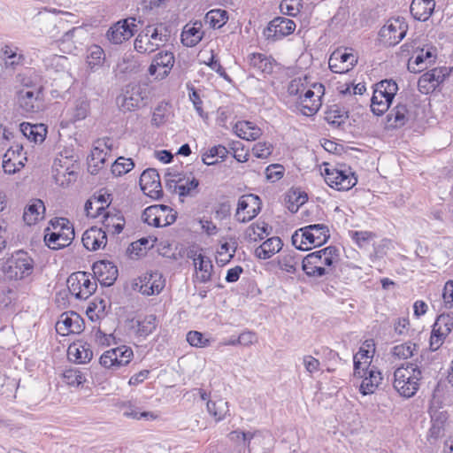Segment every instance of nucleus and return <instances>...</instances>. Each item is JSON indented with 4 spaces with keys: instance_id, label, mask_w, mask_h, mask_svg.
Listing matches in <instances>:
<instances>
[{
    "instance_id": "obj_61",
    "label": "nucleus",
    "mask_w": 453,
    "mask_h": 453,
    "mask_svg": "<svg viewBox=\"0 0 453 453\" xmlns=\"http://www.w3.org/2000/svg\"><path fill=\"white\" fill-rule=\"evenodd\" d=\"M284 173V168L280 165H271L265 169L266 179L272 182L280 180Z\"/></svg>"
},
{
    "instance_id": "obj_9",
    "label": "nucleus",
    "mask_w": 453,
    "mask_h": 453,
    "mask_svg": "<svg viewBox=\"0 0 453 453\" xmlns=\"http://www.w3.org/2000/svg\"><path fill=\"white\" fill-rule=\"evenodd\" d=\"M322 175L328 186L339 191L349 190L357 182L354 173L349 168L339 169L328 167V165H326Z\"/></svg>"
},
{
    "instance_id": "obj_57",
    "label": "nucleus",
    "mask_w": 453,
    "mask_h": 453,
    "mask_svg": "<svg viewBox=\"0 0 453 453\" xmlns=\"http://www.w3.org/2000/svg\"><path fill=\"white\" fill-rule=\"evenodd\" d=\"M157 204L147 207L142 213V219L150 226L160 227L159 218H157Z\"/></svg>"
},
{
    "instance_id": "obj_33",
    "label": "nucleus",
    "mask_w": 453,
    "mask_h": 453,
    "mask_svg": "<svg viewBox=\"0 0 453 453\" xmlns=\"http://www.w3.org/2000/svg\"><path fill=\"white\" fill-rule=\"evenodd\" d=\"M235 133L240 138L248 141H255L262 135V130L250 121L236 123Z\"/></svg>"
},
{
    "instance_id": "obj_40",
    "label": "nucleus",
    "mask_w": 453,
    "mask_h": 453,
    "mask_svg": "<svg viewBox=\"0 0 453 453\" xmlns=\"http://www.w3.org/2000/svg\"><path fill=\"white\" fill-rule=\"evenodd\" d=\"M194 264L198 270L196 277L200 282L205 283L211 280L212 264L211 261L205 257L203 255L199 254L196 258H194Z\"/></svg>"
},
{
    "instance_id": "obj_32",
    "label": "nucleus",
    "mask_w": 453,
    "mask_h": 453,
    "mask_svg": "<svg viewBox=\"0 0 453 453\" xmlns=\"http://www.w3.org/2000/svg\"><path fill=\"white\" fill-rule=\"evenodd\" d=\"M272 227L267 223L256 222L247 227L244 233L245 239L250 242H256L263 240L271 234Z\"/></svg>"
},
{
    "instance_id": "obj_2",
    "label": "nucleus",
    "mask_w": 453,
    "mask_h": 453,
    "mask_svg": "<svg viewBox=\"0 0 453 453\" xmlns=\"http://www.w3.org/2000/svg\"><path fill=\"white\" fill-rule=\"evenodd\" d=\"M420 357V361L415 364L408 363L405 367H398L394 372V388L403 397L410 398L418 390L422 373L426 370L422 363L424 355Z\"/></svg>"
},
{
    "instance_id": "obj_55",
    "label": "nucleus",
    "mask_w": 453,
    "mask_h": 453,
    "mask_svg": "<svg viewBox=\"0 0 453 453\" xmlns=\"http://www.w3.org/2000/svg\"><path fill=\"white\" fill-rule=\"evenodd\" d=\"M188 342L196 348H204L210 344V340L198 331H189L187 334Z\"/></svg>"
},
{
    "instance_id": "obj_30",
    "label": "nucleus",
    "mask_w": 453,
    "mask_h": 453,
    "mask_svg": "<svg viewBox=\"0 0 453 453\" xmlns=\"http://www.w3.org/2000/svg\"><path fill=\"white\" fill-rule=\"evenodd\" d=\"M282 246L283 243L280 237H271L255 250V255L259 259H268L278 253Z\"/></svg>"
},
{
    "instance_id": "obj_64",
    "label": "nucleus",
    "mask_w": 453,
    "mask_h": 453,
    "mask_svg": "<svg viewBox=\"0 0 453 453\" xmlns=\"http://www.w3.org/2000/svg\"><path fill=\"white\" fill-rule=\"evenodd\" d=\"M305 90V86L301 79H295L291 81L288 85V91L291 96H298L299 97L303 95Z\"/></svg>"
},
{
    "instance_id": "obj_56",
    "label": "nucleus",
    "mask_w": 453,
    "mask_h": 453,
    "mask_svg": "<svg viewBox=\"0 0 453 453\" xmlns=\"http://www.w3.org/2000/svg\"><path fill=\"white\" fill-rule=\"evenodd\" d=\"M252 153L257 158H267L273 153V145L266 142H259L253 146Z\"/></svg>"
},
{
    "instance_id": "obj_46",
    "label": "nucleus",
    "mask_w": 453,
    "mask_h": 453,
    "mask_svg": "<svg viewBox=\"0 0 453 453\" xmlns=\"http://www.w3.org/2000/svg\"><path fill=\"white\" fill-rule=\"evenodd\" d=\"M227 19V12L221 9L211 10L205 15V22L212 28H220L226 24Z\"/></svg>"
},
{
    "instance_id": "obj_34",
    "label": "nucleus",
    "mask_w": 453,
    "mask_h": 453,
    "mask_svg": "<svg viewBox=\"0 0 453 453\" xmlns=\"http://www.w3.org/2000/svg\"><path fill=\"white\" fill-rule=\"evenodd\" d=\"M44 211V203L42 200L36 199L25 209L23 219L29 226L35 225L39 219L43 218Z\"/></svg>"
},
{
    "instance_id": "obj_14",
    "label": "nucleus",
    "mask_w": 453,
    "mask_h": 453,
    "mask_svg": "<svg viewBox=\"0 0 453 453\" xmlns=\"http://www.w3.org/2000/svg\"><path fill=\"white\" fill-rule=\"evenodd\" d=\"M18 102L26 112L33 113L41 111L43 108L42 88L19 90Z\"/></svg>"
},
{
    "instance_id": "obj_15",
    "label": "nucleus",
    "mask_w": 453,
    "mask_h": 453,
    "mask_svg": "<svg viewBox=\"0 0 453 453\" xmlns=\"http://www.w3.org/2000/svg\"><path fill=\"white\" fill-rule=\"evenodd\" d=\"M296 27V23L292 19L285 17H276L269 22L267 27L264 30V35L266 39L277 41L291 35Z\"/></svg>"
},
{
    "instance_id": "obj_5",
    "label": "nucleus",
    "mask_w": 453,
    "mask_h": 453,
    "mask_svg": "<svg viewBox=\"0 0 453 453\" xmlns=\"http://www.w3.org/2000/svg\"><path fill=\"white\" fill-rule=\"evenodd\" d=\"M168 28L163 24L157 26H147L139 34L134 42V49L142 54H150L169 41Z\"/></svg>"
},
{
    "instance_id": "obj_16",
    "label": "nucleus",
    "mask_w": 453,
    "mask_h": 453,
    "mask_svg": "<svg viewBox=\"0 0 453 453\" xmlns=\"http://www.w3.org/2000/svg\"><path fill=\"white\" fill-rule=\"evenodd\" d=\"M449 75L447 67L434 68L422 74L418 81V90L422 94H429L443 82Z\"/></svg>"
},
{
    "instance_id": "obj_58",
    "label": "nucleus",
    "mask_w": 453,
    "mask_h": 453,
    "mask_svg": "<svg viewBox=\"0 0 453 453\" xmlns=\"http://www.w3.org/2000/svg\"><path fill=\"white\" fill-rule=\"evenodd\" d=\"M64 377L66 380V383L70 386H80L85 382L86 379L84 375L75 370H68L64 373Z\"/></svg>"
},
{
    "instance_id": "obj_42",
    "label": "nucleus",
    "mask_w": 453,
    "mask_h": 453,
    "mask_svg": "<svg viewBox=\"0 0 453 453\" xmlns=\"http://www.w3.org/2000/svg\"><path fill=\"white\" fill-rule=\"evenodd\" d=\"M251 67L262 73H271L273 66L271 59L261 53H253L249 56Z\"/></svg>"
},
{
    "instance_id": "obj_11",
    "label": "nucleus",
    "mask_w": 453,
    "mask_h": 453,
    "mask_svg": "<svg viewBox=\"0 0 453 453\" xmlns=\"http://www.w3.org/2000/svg\"><path fill=\"white\" fill-rule=\"evenodd\" d=\"M134 356L133 350L127 346H120L105 351L100 357V365L108 369H119L130 363Z\"/></svg>"
},
{
    "instance_id": "obj_17",
    "label": "nucleus",
    "mask_w": 453,
    "mask_h": 453,
    "mask_svg": "<svg viewBox=\"0 0 453 453\" xmlns=\"http://www.w3.org/2000/svg\"><path fill=\"white\" fill-rule=\"evenodd\" d=\"M140 186L142 190L153 199H158L163 196L160 177L157 170L146 169L140 176Z\"/></svg>"
},
{
    "instance_id": "obj_41",
    "label": "nucleus",
    "mask_w": 453,
    "mask_h": 453,
    "mask_svg": "<svg viewBox=\"0 0 453 453\" xmlns=\"http://www.w3.org/2000/svg\"><path fill=\"white\" fill-rule=\"evenodd\" d=\"M426 61L428 62V64H433L435 61V55L434 54V51L432 49H428L426 51L422 49L418 55L416 56L415 59L413 61L410 60L408 63V70L411 73H419L422 71L423 67L420 66L422 64H424Z\"/></svg>"
},
{
    "instance_id": "obj_35",
    "label": "nucleus",
    "mask_w": 453,
    "mask_h": 453,
    "mask_svg": "<svg viewBox=\"0 0 453 453\" xmlns=\"http://www.w3.org/2000/svg\"><path fill=\"white\" fill-rule=\"evenodd\" d=\"M206 407L209 414L217 422L223 420L229 415L228 402L224 399L208 400Z\"/></svg>"
},
{
    "instance_id": "obj_10",
    "label": "nucleus",
    "mask_w": 453,
    "mask_h": 453,
    "mask_svg": "<svg viewBox=\"0 0 453 453\" xmlns=\"http://www.w3.org/2000/svg\"><path fill=\"white\" fill-rule=\"evenodd\" d=\"M407 31L408 24L404 18L397 17L388 19L387 24L380 28L379 35L384 44L395 46L404 38Z\"/></svg>"
},
{
    "instance_id": "obj_62",
    "label": "nucleus",
    "mask_w": 453,
    "mask_h": 453,
    "mask_svg": "<svg viewBox=\"0 0 453 453\" xmlns=\"http://www.w3.org/2000/svg\"><path fill=\"white\" fill-rule=\"evenodd\" d=\"M442 298L447 308L453 306V280H448L443 288Z\"/></svg>"
},
{
    "instance_id": "obj_53",
    "label": "nucleus",
    "mask_w": 453,
    "mask_h": 453,
    "mask_svg": "<svg viewBox=\"0 0 453 453\" xmlns=\"http://www.w3.org/2000/svg\"><path fill=\"white\" fill-rule=\"evenodd\" d=\"M418 348L417 344L409 342L395 346L392 352L394 356L399 358L407 359L414 355Z\"/></svg>"
},
{
    "instance_id": "obj_26",
    "label": "nucleus",
    "mask_w": 453,
    "mask_h": 453,
    "mask_svg": "<svg viewBox=\"0 0 453 453\" xmlns=\"http://www.w3.org/2000/svg\"><path fill=\"white\" fill-rule=\"evenodd\" d=\"M82 243L88 250H96L107 243L105 231L96 226L86 230L82 235Z\"/></svg>"
},
{
    "instance_id": "obj_44",
    "label": "nucleus",
    "mask_w": 453,
    "mask_h": 453,
    "mask_svg": "<svg viewBox=\"0 0 453 453\" xmlns=\"http://www.w3.org/2000/svg\"><path fill=\"white\" fill-rule=\"evenodd\" d=\"M104 59V51L99 45H92L88 48L87 64L91 70H96L101 66Z\"/></svg>"
},
{
    "instance_id": "obj_45",
    "label": "nucleus",
    "mask_w": 453,
    "mask_h": 453,
    "mask_svg": "<svg viewBox=\"0 0 453 453\" xmlns=\"http://www.w3.org/2000/svg\"><path fill=\"white\" fill-rule=\"evenodd\" d=\"M227 154L228 150L225 146L217 145L204 152L202 156V160L203 164L207 165H213L218 162V160L214 159L215 157H219L224 160Z\"/></svg>"
},
{
    "instance_id": "obj_52",
    "label": "nucleus",
    "mask_w": 453,
    "mask_h": 453,
    "mask_svg": "<svg viewBox=\"0 0 453 453\" xmlns=\"http://www.w3.org/2000/svg\"><path fill=\"white\" fill-rule=\"evenodd\" d=\"M134 166V164L131 158H125L120 157L115 160L111 165V173L114 175H121L131 171Z\"/></svg>"
},
{
    "instance_id": "obj_24",
    "label": "nucleus",
    "mask_w": 453,
    "mask_h": 453,
    "mask_svg": "<svg viewBox=\"0 0 453 453\" xmlns=\"http://www.w3.org/2000/svg\"><path fill=\"white\" fill-rule=\"evenodd\" d=\"M141 282L140 292L146 296L158 295L165 285V280L157 271L147 273Z\"/></svg>"
},
{
    "instance_id": "obj_19",
    "label": "nucleus",
    "mask_w": 453,
    "mask_h": 453,
    "mask_svg": "<svg viewBox=\"0 0 453 453\" xmlns=\"http://www.w3.org/2000/svg\"><path fill=\"white\" fill-rule=\"evenodd\" d=\"M174 64V56L171 51H160L153 58L149 67V73L157 79L165 78L171 72Z\"/></svg>"
},
{
    "instance_id": "obj_36",
    "label": "nucleus",
    "mask_w": 453,
    "mask_h": 453,
    "mask_svg": "<svg viewBox=\"0 0 453 453\" xmlns=\"http://www.w3.org/2000/svg\"><path fill=\"white\" fill-rule=\"evenodd\" d=\"M89 110L90 107L88 100L85 98L77 99L73 105L67 111L69 120L72 123H75L85 119L89 113Z\"/></svg>"
},
{
    "instance_id": "obj_54",
    "label": "nucleus",
    "mask_w": 453,
    "mask_h": 453,
    "mask_svg": "<svg viewBox=\"0 0 453 453\" xmlns=\"http://www.w3.org/2000/svg\"><path fill=\"white\" fill-rule=\"evenodd\" d=\"M45 65L48 68L55 69L56 72H62L68 65V58L65 56L53 55L45 60Z\"/></svg>"
},
{
    "instance_id": "obj_47",
    "label": "nucleus",
    "mask_w": 453,
    "mask_h": 453,
    "mask_svg": "<svg viewBox=\"0 0 453 453\" xmlns=\"http://www.w3.org/2000/svg\"><path fill=\"white\" fill-rule=\"evenodd\" d=\"M157 218H159L160 227L167 226L175 222L177 212L172 208L164 204H157Z\"/></svg>"
},
{
    "instance_id": "obj_51",
    "label": "nucleus",
    "mask_w": 453,
    "mask_h": 453,
    "mask_svg": "<svg viewBox=\"0 0 453 453\" xmlns=\"http://www.w3.org/2000/svg\"><path fill=\"white\" fill-rule=\"evenodd\" d=\"M302 8L303 0H282L280 4V12L291 17H296Z\"/></svg>"
},
{
    "instance_id": "obj_23",
    "label": "nucleus",
    "mask_w": 453,
    "mask_h": 453,
    "mask_svg": "<svg viewBox=\"0 0 453 453\" xmlns=\"http://www.w3.org/2000/svg\"><path fill=\"white\" fill-rule=\"evenodd\" d=\"M357 61L353 54L337 50L330 56L328 65L332 72L344 73L352 68Z\"/></svg>"
},
{
    "instance_id": "obj_37",
    "label": "nucleus",
    "mask_w": 453,
    "mask_h": 453,
    "mask_svg": "<svg viewBox=\"0 0 453 453\" xmlns=\"http://www.w3.org/2000/svg\"><path fill=\"white\" fill-rule=\"evenodd\" d=\"M158 321L157 318L154 314L144 316L142 319L136 320V334L146 338L151 334L157 327Z\"/></svg>"
},
{
    "instance_id": "obj_38",
    "label": "nucleus",
    "mask_w": 453,
    "mask_h": 453,
    "mask_svg": "<svg viewBox=\"0 0 453 453\" xmlns=\"http://www.w3.org/2000/svg\"><path fill=\"white\" fill-rule=\"evenodd\" d=\"M142 103V98L139 91L127 92L117 97V104L124 111H131L135 110Z\"/></svg>"
},
{
    "instance_id": "obj_43",
    "label": "nucleus",
    "mask_w": 453,
    "mask_h": 453,
    "mask_svg": "<svg viewBox=\"0 0 453 453\" xmlns=\"http://www.w3.org/2000/svg\"><path fill=\"white\" fill-rule=\"evenodd\" d=\"M104 226L105 228V232H111L114 234H119L122 232L125 226V219L122 215L114 213H107L104 216V219L103 221Z\"/></svg>"
},
{
    "instance_id": "obj_4",
    "label": "nucleus",
    "mask_w": 453,
    "mask_h": 453,
    "mask_svg": "<svg viewBox=\"0 0 453 453\" xmlns=\"http://www.w3.org/2000/svg\"><path fill=\"white\" fill-rule=\"evenodd\" d=\"M330 238L328 226L324 224L309 225L299 228L292 235V244L300 250L319 247Z\"/></svg>"
},
{
    "instance_id": "obj_63",
    "label": "nucleus",
    "mask_w": 453,
    "mask_h": 453,
    "mask_svg": "<svg viewBox=\"0 0 453 453\" xmlns=\"http://www.w3.org/2000/svg\"><path fill=\"white\" fill-rule=\"evenodd\" d=\"M303 364L305 367V370L309 373H313L319 370L320 363L319 361L313 357L312 356L307 355L303 357Z\"/></svg>"
},
{
    "instance_id": "obj_28",
    "label": "nucleus",
    "mask_w": 453,
    "mask_h": 453,
    "mask_svg": "<svg viewBox=\"0 0 453 453\" xmlns=\"http://www.w3.org/2000/svg\"><path fill=\"white\" fill-rule=\"evenodd\" d=\"M19 131L23 136L35 143L42 142L47 134V127L43 124H30L23 122L19 125Z\"/></svg>"
},
{
    "instance_id": "obj_39",
    "label": "nucleus",
    "mask_w": 453,
    "mask_h": 453,
    "mask_svg": "<svg viewBox=\"0 0 453 453\" xmlns=\"http://www.w3.org/2000/svg\"><path fill=\"white\" fill-rule=\"evenodd\" d=\"M203 35L201 24L195 23L192 27L187 25L181 34V42L187 47H194L202 40Z\"/></svg>"
},
{
    "instance_id": "obj_1",
    "label": "nucleus",
    "mask_w": 453,
    "mask_h": 453,
    "mask_svg": "<svg viewBox=\"0 0 453 453\" xmlns=\"http://www.w3.org/2000/svg\"><path fill=\"white\" fill-rule=\"evenodd\" d=\"M339 259V250L334 246H328L304 257L302 268L307 276L319 278L330 273Z\"/></svg>"
},
{
    "instance_id": "obj_3",
    "label": "nucleus",
    "mask_w": 453,
    "mask_h": 453,
    "mask_svg": "<svg viewBox=\"0 0 453 453\" xmlns=\"http://www.w3.org/2000/svg\"><path fill=\"white\" fill-rule=\"evenodd\" d=\"M34 258L22 250L0 258V271L10 280H22L35 271Z\"/></svg>"
},
{
    "instance_id": "obj_22",
    "label": "nucleus",
    "mask_w": 453,
    "mask_h": 453,
    "mask_svg": "<svg viewBox=\"0 0 453 453\" xmlns=\"http://www.w3.org/2000/svg\"><path fill=\"white\" fill-rule=\"evenodd\" d=\"M167 176L173 177L174 179H167L166 186L169 189H173L180 196L190 195L199 185V181L193 176L191 178L188 177L187 180L184 177L182 178L180 173H169Z\"/></svg>"
},
{
    "instance_id": "obj_7",
    "label": "nucleus",
    "mask_w": 453,
    "mask_h": 453,
    "mask_svg": "<svg viewBox=\"0 0 453 453\" xmlns=\"http://www.w3.org/2000/svg\"><path fill=\"white\" fill-rule=\"evenodd\" d=\"M398 90V86L392 80H384L375 85L371 98V110L378 116L386 112Z\"/></svg>"
},
{
    "instance_id": "obj_20",
    "label": "nucleus",
    "mask_w": 453,
    "mask_h": 453,
    "mask_svg": "<svg viewBox=\"0 0 453 453\" xmlns=\"http://www.w3.org/2000/svg\"><path fill=\"white\" fill-rule=\"evenodd\" d=\"M416 117L414 112L407 105L398 104L387 116L388 128H400L405 125L414 122Z\"/></svg>"
},
{
    "instance_id": "obj_31",
    "label": "nucleus",
    "mask_w": 453,
    "mask_h": 453,
    "mask_svg": "<svg viewBox=\"0 0 453 453\" xmlns=\"http://www.w3.org/2000/svg\"><path fill=\"white\" fill-rule=\"evenodd\" d=\"M70 360L78 364H87L93 357V351L87 343H73L67 351Z\"/></svg>"
},
{
    "instance_id": "obj_25",
    "label": "nucleus",
    "mask_w": 453,
    "mask_h": 453,
    "mask_svg": "<svg viewBox=\"0 0 453 453\" xmlns=\"http://www.w3.org/2000/svg\"><path fill=\"white\" fill-rule=\"evenodd\" d=\"M83 319L76 313L62 314L61 320L57 323V331L63 335L79 334L82 331Z\"/></svg>"
},
{
    "instance_id": "obj_12",
    "label": "nucleus",
    "mask_w": 453,
    "mask_h": 453,
    "mask_svg": "<svg viewBox=\"0 0 453 453\" xmlns=\"http://www.w3.org/2000/svg\"><path fill=\"white\" fill-rule=\"evenodd\" d=\"M261 200L254 194L244 195L238 201L235 218L239 222L245 223L254 219L261 211Z\"/></svg>"
},
{
    "instance_id": "obj_13",
    "label": "nucleus",
    "mask_w": 453,
    "mask_h": 453,
    "mask_svg": "<svg viewBox=\"0 0 453 453\" xmlns=\"http://www.w3.org/2000/svg\"><path fill=\"white\" fill-rule=\"evenodd\" d=\"M135 18L130 17L116 22L107 31L108 40L114 44H120L130 39L136 28Z\"/></svg>"
},
{
    "instance_id": "obj_49",
    "label": "nucleus",
    "mask_w": 453,
    "mask_h": 453,
    "mask_svg": "<svg viewBox=\"0 0 453 453\" xmlns=\"http://www.w3.org/2000/svg\"><path fill=\"white\" fill-rule=\"evenodd\" d=\"M433 329L435 333L447 336L453 329V318L446 314L440 315Z\"/></svg>"
},
{
    "instance_id": "obj_48",
    "label": "nucleus",
    "mask_w": 453,
    "mask_h": 453,
    "mask_svg": "<svg viewBox=\"0 0 453 453\" xmlns=\"http://www.w3.org/2000/svg\"><path fill=\"white\" fill-rule=\"evenodd\" d=\"M299 264V259L294 253L281 255L278 258L279 267L288 273H295Z\"/></svg>"
},
{
    "instance_id": "obj_18",
    "label": "nucleus",
    "mask_w": 453,
    "mask_h": 453,
    "mask_svg": "<svg viewBox=\"0 0 453 453\" xmlns=\"http://www.w3.org/2000/svg\"><path fill=\"white\" fill-rule=\"evenodd\" d=\"M317 89V95L311 88H305L300 96L299 107L302 113L305 116H312L319 110L321 106V95L324 93V87L319 84L313 86Z\"/></svg>"
},
{
    "instance_id": "obj_6",
    "label": "nucleus",
    "mask_w": 453,
    "mask_h": 453,
    "mask_svg": "<svg viewBox=\"0 0 453 453\" xmlns=\"http://www.w3.org/2000/svg\"><path fill=\"white\" fill-rule=\"evenodd\" d=\"M53 231L50 227L45 229L44 242L51 250H59L68 246L74 238V229L70 221L65 218H55L50 222Z\"/></svg>"
},
{
    "instance_id": "obj_60",
    "label": "nucleus",
    "mask_w": 453,
    "mask_h": 453,
    "mask_svg": "<svg viewBox=\"0 0 453 453\" xmlns=\"http://www.w3.org/2000/svg\"><path fill=\"white\" fill-rule=\"evenodd\" d=\"M375 351V344L372 339L365 340L362 346L360 347L358 352L356 355H358L360 358L368 359L372 357V355Z\"/></svg>"
},
{
    "instance_id": "obj_59",
    "label": "nucleus",
    "mask_w": 453,
    "mask_h": 453,
    "mask_svg": "<svg viewBox=\"0 0 453 453\" xmlns=\"http://www.w3.org/2000/svg\"><path fill=\"white\" fill-rule=\"evenodd\" d=\"M351 237L360 248H363L375 237V234L368 231H355L351 232Z\"/></svg>"
},
{
    "instance_id": "obj_50",
    "label": "nucleus",
    "mask_w": 453,
    "mask_h": 453,
    "mask_svg": "<svg viewBox=\"0 0 453 453\" xmlns=\"http://www.w3.org/2000/svg\"><path fill=\"white\" fill-rule=\"evenodd\" d=\"M123 416L128 418L133 419H141V418H154L155 416L152 412L150 411H140L139 409L135 406H133L129 403L122 404Z\"/></svg>"
},
{
    "instance_id": "obj_27",
    "label": "nucleus",
    "mask_w": 453,
    "mask_h": 453,
    "mask_svg": "<svg viewBox=\"0 0 453 453\" xmlns=\"http://www.w3.org/2000/svg\"><path fill=\"white\" fill-rule=\"evenodd\" d=\"M363 380L360 385V392L363 395L372 394L381 383V372L375 366H368L363 371Z\"/></svg>"
},
{
    "instance_id": "obj_8",
    "label": "nucleus",
    "mask_w": 453,
    "mask_h": 453,
    "mask_svg": "<svg viewBox=\"0 0 453 453\" xmlns=\"http://www.w3.org/2000/svg\"><path fill=\"white\" fill-rule=\"evenodd\" d=\"M70 293L80 300H86L94 294L96 289V281L90 273L76 272L72 273L66 281Z\"/></svg>"
},
{
    "instance_id": "obj_21",
    "label": "nucleus",
    "mask_w": 453,
    "mask_h": 453,
    "mask_svg": "<svg viewBox=\"0 0 453 453\" xmlns=\"http://www.w3.org/2000/svg\"><path fill=\"white\" fill-rule=\"evenodd\" d=\"M92 270L96 280L105 287L113 285L119 275L117 266L112 262L106 260L96 262Z\"/></svg>"
},
{
    "instance_id": "obj_29",
    "label": "nucleus",
    "mask_w": 453,
    "mask_h": 453,
    "mask_svg": "<svg viewBox=\"0 0 453 453\" xmlns=\"http://www.w3.org/2000/svg\"><path fill=\"white\" fill-rule=\"evenodd\" d=\"M434 6V0H413L410 9L415 19L426 21L432 15Z\"/></svg>"
}]
</instances>
